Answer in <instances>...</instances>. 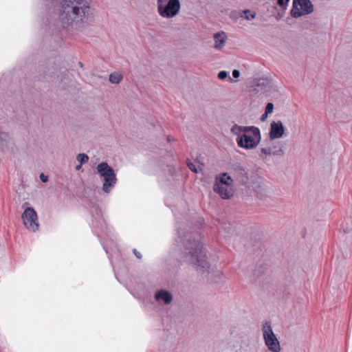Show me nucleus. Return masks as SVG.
Wrapping results in <instances>:
<instances>
[{
    "mask_svg": "<svg viewBox=\"0 0 352 352\" xmlns=\"http://www.w3.org/2000/svg\"><path fill=\"white\" fill-rule=\"evenodd\" d=\"M213 190L224 199L230 198L233 195L232 186L219 184L218 182L214 184Z\"/></svg>",
    "mask_w": 352,
    "mask_h": 352,
    "instance_id": "11",
    "label": "nucleus"
},
{
    "mask_svg": "<svg viewBox=\"0 0 352 352\" xmlns=\"http://www.w3.org/2000/svg\"><path fill=\"white\" fill-rule=\"evenodd\" d=\"M239 76H240V72H239V70L234 69L232 71V76H233V78H238L239 77Z\"/></svg>",
    "mask_w": 352,
    "mask_h": 352,
    "instance_id": "25",
    "label": "nucleus"
},
{
    "mask_svg": "<svg viewBox=\"0 0 352 352\" xmlns=\"http://www.w3.org/2000/svg\"><path fill=\"white\" fill-rule=\"evenodd\" d=\"M122 75L118 72H114L109 76V81L111 83L118 84L122 80Z\"/></svg>",
    "mask_w": 352,
    "mask_h": 352,
    "instance_id": "17",
    "label": "nucleus"
},
{
    "mask_svg": "<svg viewBox=\"0 0 352 352\" xmlns=\"http://www.w3.org/2000/svg\"><path fill=\"white\" fill-rule=\"evenodd\" d=\"M228 77V72L226 71H221L218 74V78L221 80H223Z\"/></svg>",
    "mask_w": 352,
    "mask_h": 352,
    "instance_id": "23",
    "label": "nucleus"
},
{
    "mask_svg": "<svg viewBox=\"0 0 352 352\" xmlns=\"http://www.w3.org/2000/svg\"><path fill=\"white\" fill-rule=\"evenodd\" d=\"M274 110V104L272 102H269L265 106V119L267 118L268 114H270L273 112Z\"/></svg>",
    "mask_w": 352,
    "mask_h": 352,
    "instance_id": "20",
    "label": "nucleus"
},
{
    "mask_svg": "<svg viewBox=\"0 0 352 352\" xmlns=\"http://www.w3.org/2000/svg\"><path fill=\"white\" fill-rule=\"evenodd\" d=\"M21 218L27 229L32 232H35L38 230V223L37 214L33 208L28 207L25 208L22 214Z\"/></svg>",
    "mask_w": 352,
    "mask_h": 352,
    "instance_id": "8",
    "label": "nucleus"
},
{
    "mask_svg": "<svg viewBox=\"0 0 352 352\" xmlns=\"http://www.w3.org/2000/svg\"><path fill=\"white\" fill-rule=\"evenodd\" d=\"M289 0H278L277 2H278V4L285 8L286 7V6L287 5V3L289 2Z\"/></svg>",
    "mask_w": 352,
    "mask_h": 352,
    "instance_id": "24",
    "label": "nucleus"
},
{
    "mask_svg": "<svg viewBox=\"0 0 352 352\" xmlns=\"http://www.w3.org/2000/svg\"><path fill=\"white\" fill-rule=\"evenodd\" d=\"M171 140H172V139H171L170 136H168V142H170Z\"/></svg>",
    "mask_w": 352,
    "mask_h": 352,
    "instance_id": "33",
    "label": "nucleus"
},
{
    "mask_svg": "<svg viewBox=\"0 0 352 352\" xmlns=\"http://www.w3.org/2000/svg\"><path fill=\"white\" fill-rule=\"evenodd\" d=\"M231 132L237 135L236 143L243 148H254L261 141L260 131L255 126H242L234 124L231 128Z\"/></svg>",
    "mask_w": 352,
    "mask_h": 352,
    "instance_id": "3",
    "label": "nucleus"
},
{
    "mask_svg": "<svg viewBox=\"0 0 352 352\" xmlns=\"http://www.w3.org/2000/svg\"><path fill=\"white\" fill-rule=\"evenodd\" d=\"M60 4L58 21L64 28L74 23L88 24L93 19L92 10L87 0H51Z\"/></svg>",
    "mask_w": 352,
    "mask_h": 352,
    "instance_id": "2",
    "label": "nucleus"
},
{
    "mask_svg": "<svg viewBox=\"0 0 352 352\" xmlns=\"http://www.w3.org/2000/svg\"><path fill=\"white\" fill-rule=\"evenodd\" d=\"M40 179L43 182V183H45L47 182V177L45 176L43 173H41L40 175Z\"/></svg>",
    "mask_w": 352,
    "mask_h": 352,
    "instance_id": "26",
    "label": "nucleus"
},
{
    "mask_svg": "<svg viewBox=\"0 0 352 352\" xmlns=\"http://www.w3.org/2000/svg\"><path fill=\"white\" fill-rule=\"evenodd\" d=\"M76 160L80 163V164L82 165L88 162L89 157L85 153H80L77 155Z\"/></svg>",
    "mask_w": 352,
    "mask_h": 352,
    "instance_id": "18",
    "label": "nucleus"
},
{
    "mask_svg": "<svg viewBox=\"0 0 352 352\" xmlns=\"http://www.w3.org/2000/svg\"><path fill=\"white\" fill-rule=\"evenodd\" d=\"M262 331L264 332V324H261Z\"/></svg>",
    "mask_w": 352,
    "mask_h": 352,
    "instance_id": "32",
    "label": "nucleus"
},
{
    "mask_svg": "<svg viewBox=\"0 0 352 352\" xmlns=\"http://www.w3.org/2000/svg\"><path fill=\"white\" fill-rule=\"evenodd\" d=\"M187 166L189 168L190 170H191L194 173H199V171L201 170V168L199 166H197L193 162H187Z\"/></svg>",
    "mask_w": 352,
    "mask_h": 352,
    "instance_id": "19",
    "label": "nucleus"
},
{
    "mask_svg": "<svg viewBox=\"0 0 352 352\" xmlns=\"http://www.w3.org/2000/svg\"><path fill=\"white\" fill-rule=\"evenodd\" d=\"M101 243L103 245V248L104 249L106 253L109 254V251H108L107 248L106 247V245L102 242H101Z\"/></svg>",
    "mask_w": 352,
    "mask_h": 352,
    "instance_id": "28",
    "label": "nucleus"
},
{
    "mask_svg": "<svg viewBox=\"0 0 352 352\" xmlns=\"http://www.w3.org/2000/svg\"><path fill=\"white\" fill-rule=\"evenodd\" d=\"M96 168L100 176L104 179L102 190L106 193L110 192L117 181L113 169L106 162L100 163Z\"/></svg>",
    "mask_w": 352,
    "mask_h": 352,
    "instance_id": "4",
    "label": "nucleus"
},
{
    "mask_svg": "<svg viewBox=\"0 0 352 352\" xmlns=\"http://www.w3.org/2000/svg\"><path fill=\"white\" fill-rule=\"evenodd\" d=\"M260 120L262 121V122H264V120H265V118H264V113H263L261 117H260Z\"/></svg>",
    "mask_w": 352,
    "mask_h": 352,
    "instance_id": "30",
    "label": "nucleus"
},
{
    "mask_svg": "<svg viewBox=\"0 0 352 352\" xmlns=\"http://www.w3.org/2000/svg\"><path fill=\"white\" fill-rule=\"evenodd\" d=\"M285 128L280 120H273L270 123L269 129V138L270 140L280 139L284 137Z\"/></svg>",
    "mask_w": 352,
    "mask_h": 352,
    "instance_id": "10",
    "label": "nucleus"
},
{
    "mask_svg": "<svg viewBox=\"0 0 352 352\" xmlns=\"http://www.w3.org/2000/svg\"><path fill=\"white\" fill-rule=\"evenodd\" d=\"M178 238L184 248V254L186 261L192 265L195 269L201 274L206 273L207 278L210 282L218 283L222 278V272L217 270L208 263L206 254L201 243L199 236L196 238L192 233H188L182 236L179 230H177Z\"/></svg>",
    "mask_w": 352,
    "mask_h": 352,
    "instance_id": "1",
    "label": "nucleus"
},
{
    "mask_svg": "<svg viewBox=\"0 0 352 352\" xmlns=\"http://www.w3.org/2000/svg\"><path fill=\"white\" fill-rule=\"evenodd\" d=\"M232 182H233V180L231 178V177L230 175H228V173H225L221 174L220 175L219 178L217 179L216 182H218L219 184H222L224 186L226 185V186H232Z\"/></svg>",
    "mask_w": 352,
    "mask_h": 352,
    "instance_id": "16",
    "label": "nucleus"
},
{
    "mask_svg": "<svg viewBox=\"0 0 352 352\" xmlns=\"http://www.w3.org/2000/svg\"><path fill=\"white\" fill-rule=\"evenodd\" d=\"M265 346L271 352H280L281 346L270 325L265 322Z\"/></svg>",
    "mask_w": 352,
    "mask_h": 352,
    "instance_id": "9",
    "label": "nucleus"
},
{
    "mask_svg": "<svg viewBox=\"0 0 352 352\" xmlns=\"http://www.w3.org/2000/svg\"><path fill=\"white\" fill-rule=\"evenodd\" d=\"M243 12L245 14V18L246 19L250 20V19H252L254 18V14L251 13L250 12V10H245Z\"/></svg>",
    "mask_w": 352,
    "mask_h": 352,
    "instance_id": "22",
    "label": "nucleus"
},
{
    "mask_svg": "<svg viewBox=\"0 0 352 352\" xmlns=\"http://www.w3.org/2000/svg\"><path fill=\"white\" fill-rule=\"evenodd\" d=\"M277 91V86L272 80L265 79V96H270Z\"/></svg>",
    "mask_w": 352,
    "mask_h": 352,
    "instance_id": "15",
    "label": "nucleus"
},
{
    "mask_svg": "<svg viewBox=\"0 0 352 352\" xmlns=\"http://www.w3.org/2000/svg\"><path fill=\"white\" fill-rule=\"evenodd\" d=\"M92 213V229L93 232L99 238L102 233L109 232V228L102 214L101 210L97 206H94L91 210Z\"/></svg>",
    "mask_w": 352,
    "mask_h": 352,
    "instance_id": "6",
    "label": "nucleus"
},
{
    "mask_svg": "<svg viewBox=\"0 0 352 352\" xmlns=\"http://www.w3.org/2000/svg\"><path fill=\"white\" fill-rule=\"evenodd\" d=\"M261 152L262 153H264V148H261Z\"/></svg>",
    "mask_w": 352,
    "mask_h": 352,
    "instance_id": "34",
    "label": "nucleus"
},
{
    "mask_svg": "<svg viewBox=\"0 0 352 352\" xmlns=\"http://www.w3.org/2000/svg\"><path fill=\"white\" fill-rule=\"evenodd\" d=\"M133 253L136 256V257L138 258H142V254L140 252H139L136 249H134L133 250Z\"/></svg>",
    "mask_w": 352,
    "mask_h": 352,
    "instance_id": "27",
    "label": "nucleus"
},
{
    "mask_svg": "<svg viewBox=\"0 0 352 352\" xmlns=\"http://www.w3.org/2000/svg\"><path fill=\"white\" fill-rule=\"evenodd\" d=\"M227 39L226 34L223 32H219L214 34V47L217 50L221 49L226 43Z\"/></svg>",
    "mask_w": 352,
    "mask_h": 352,
    "instance_id": "12",
    "label": "nucleus"
},
{
    "mask_svg": "<svg viewBox=\"0 0 352 352\" xmlns=\"http://www.w3.org/2000/svg\"><path fill=\"white\" fill-rule=\"evenodd\" d=\"M228 80H229V82H233L232 78H230V77H229Z\"/></svg>",
    "mask_w": 352,
    "mask_h": 352,
    "instance_id": "31",
    "label": "nucleus"
},
{
    "mask_svg": "<svg viewBox=\"0 0 352 352\" xmlns=\"http://www.w3.org/2000/svg\"><path fill=\"white\" fill-rule=\"evenodd\" d=\"M264 273L263 268L262 265L259 266V267L254 270V276L256 277L262 276Z\"/></svg>",
    "mask_w": 352,
    "mask_h": 352,
    "instance_id": "21",
    "label": "nucleus"
},
{
    "mask_svg": "<svg viewBox=\"0 0 352 352\" xmlns=\"http://www.w3.org/2000/svg\"><path fill=\"white\" fill-rule=\"evenodd\" d=\"M285 153L283 146L280 142H277L271 146H269L267 150L265 149V155H283Z\"/></svg>",
    "mask_w": 352,
    "mask_h": 352,
    "instance_id": "13",
    "label": "nucleus"
},
{
    "mask_svg": "<svg viewBox=\"0 0 352 352\" xmlns=\"http://www.w3.org/2000/svg\"><path fill=\"white\" fill-rule=\"evenodd\" d=\"M314 12V5L310 0H293L291 15L298 19Z\"/></svg>",
    "mask_w": 352,
    "mask_h": 352,
    "instance_id": "7",
    "label": "nucleus"
},
{
    "mask_svg": "<svg viewBox=\"0 0 352 352\" xmlns=\"http://www.w3.org/2000/svg\"><path fill=\"white\" fill-rule=\"evenodd\" d=\"M157 301H163L166 305L170 304L173 300L171 294L165 290H160L155 294Z\"/></svg>",
    "mask_w": 352,
    "mask_h": 352,
    "instance_id": "14",
    "label": "nucleus"
},
{
    "mask_svg": "<svg viewBox=\"0 0 352 352\" xmlns=\"http://www.w3.org/2000/svg\"><path fill=\"white\" fill-rule=\"evenodd\" d=\"M81 167H82V164H79L78 165H77V166H76V170H80Z\"/></svg>",
    "mask_w": 352,
    "mask_h": 352,
    "instance_id": "29",
    "label": "nucleus"
},
{
    "mask_svg": "<svg viewBox=\"0 0 352 352\" xmlns=\"http://www.w3.org/2000/svg\"><path fill=\"white\" fill-rule=\"evenodd\" d=\"M159 14L164 18H172L179 12L180 3L179 0H157Z\"/></svg>",
    "mask_w": 352,
    "mask_h": 352,
    "instance_id": "5",
    "label": "nucleus"
}]
</instances>
